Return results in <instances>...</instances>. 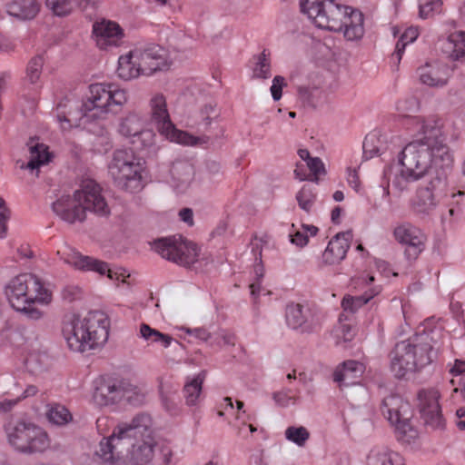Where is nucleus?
<instances>
[{
    "label": "nucleus",
    "mask_w": 465,
    "mask_h": 465,
    "mask_svg": "<svg viewBox=\"0 0 465 465\" xmlns=\"http://www.w3.org/2000/svg\"><path fill=\"white\" fill-rule=\"evenodd\" d=\"M10 305L26 317L38 320L44 312L38 306L52 302V292L33 273H21L12 278L5 288Z\"/></svg>",
    "instance_id": "7ed1b4c3"
},
{
    "label": "nucleus",
    "mask_w": 465,
    "mask_h": 465,
    "mask_svg": "<svg viewBox=\"0 0 465 465\" xmlns=\"http://www.w3.org/2000/svg\"><path fill=\"white\" fill-rule=\"evenodd\" d=\"M145 393L139 387L131 383L121 382L120 403L126 401L133 406H139L144 402Z\"/></svg>",
    "instance_id": "ea45409f"
},
{
    "label": "nucleus",
    "mask_w": 465,
    "mask_h": 465,
    "mask_svg": "<svg viewBox=\"0 0 465 465\" xmlns=\"http://www.w3.org/2000/svg\"><path fill=\"white\" fill-rule=\"evenodd\" d=\"M11 219V210L5 201L0 197V239H5L8 234V222Z\"/></svg>",
    "instance_id": "09e8293b"
},
{
    "label": "nucleus",
    "mask_w": 465,
    "mask_h": 465,
    "mask_svg": "<svg viewBox=\"0 0 465 465\" xmlns=\"http://www.w3.org/2000/svg\"><path fill=\"white\" fill-rule=\"evenodd\" d=\"M381 412L395 426L398 440L410 443L417 438L418 431L411 424V410L408 401L399 395H390L383 399Z\"/></svg>",
    "instance_id": "f8f14e48"
},
{
    "label": "nucleus",
    "mask_w": 465,
    "mask_h": 465,
    "mask_svg": "<svg viewBox=\"0 0 465 465\" xmlns=\"http://www.w3.org/2000/svg\"><path fill=\"white\" fill-rule=\"evenodd\" d=\"M391 142L387 134L374 130L369 133L363 141L362 148L366 157L381 156L391 150Z\"/></svg>",
    "instance_id": "cd10ccee"
},
{
    "label": "nucleus",
    "mask_w": 465,
    "mask_h": 465,
    "mask_svg": "<svg viewBox=\"0 0 465 465\" xmlns=\"http://www.w3.org/2000/svg\"><path fill=\"white\" fill-rule=\"evenodd\" d=\"M301 11L313 22L318 29H333L329 25L331 16L342 14L349 22L344 29H358L363 26L364 15L357 8L341 5L335 0H300Z\"/></svg>",
    "instance_id": "6e6552de"
},
{
    "label": "nucleus",
    "mask_w": 465,
    "mask_h": 465,
    "mask_svg": "<svg viewBox=\"0 0 465 465\" xmlns=\"http://www.w3.org/2000/svg\"><path fill=\"white\" fill-rule=\"evenodd\" d=\"M351 233L343 232L331 239L322 256L324 265L339 264L346 257L351 246Z\"/></svg>",
    "instance_id": "412c9836"
},
{
    "label": "nucleus",
    "mask_w": 465,
    "mask_h": 465,
    "mask_svg": "<svg viewBox=\"0 0 465 465\" xmlns=\"http://www.w3.org/2000/svg\"><path fill=\"white\" fill-rule=\"evenodd\" d=\"M296 200L301 209L306 213H310L312 210L316 201L315 187L312 185H303L302 189L297 193Z\"/></svg>",
    "instance_id": "c03bdc74"
},
{
    "label": "nucleus",
    "mask_w": 465,
    "mask_h": 465,
    "mask_svg": "<svg viewBox=\"0 0 465 465\" xmlns=\"http://www.w3.org/2000/svg\"><path fill=\"white\" fill-rule=\"evenodd\" d=\"M452 162L450 148L442 141H435L433 143L411 142L399 154L398 163L387 166L383 171L386 193H389L390 183L402 192L408 189L410 183L422 179L430 169L450 167Z\"/></svg>",
    "instance_id": "f257e3e1"
},
{
    "label": "nucleus",
    "mask_w": 465,
    "mask_h": 465,
    "mask_svg": "<svg viewBox=\"0 0 465 465\" xmlns=\"http://www.w3.org/2000/svg\"><path fill=\"white\" fill-rule=\"evenodd\" d=\"M291 242L298 246H304L308 242V235L307 232L302 229V231H297L293 234H291Z\"/></svg>",
    "instance_id": "052dcab7"
},
{
    "label": "nucleus",
    "mask_w": 465,
    "mask_h": 465,
    "mask_svg": "<svg viewBox=\"0 0 465 465\" xmlns=\"http://www.w3.org/2000/svg\"><path fill=\"white\" fill-rule=\"evenodd\" d=\"M15 47V43L9 39L8 37H5L4 35L0 34V50L8 52L11 50H14Z\"/></svg>",
    "instance_id": "338daca9"
},
{
    "label": "nucleus",
    "mask_w": 465,
    "mask_h": 465,
    "mask_svg": "<svg viewBox=\"0 0 465 465\" xmlns=\"http://www.w3.org/2000/svg\"><path fill=\"white\" fill-rule=\"evenodd\" d=\"M40 10L36 0H15L7 5V13L19 20H32Z\"/></svg>",
    "instance_id": "7c9ffc66"
},
{
    "label": "nucleus",
    "mask_w": 465,
    "mask_h": 465,
    "mask_svg": "<svg viewBox=\"0 0 465 465\" xmlns=\"http://www.w3.org/2000/svg\"><path fill=\"white\" fill-rule=\"evenodd\" d=\"M124 31H92V38L103 50L121 46L124 43Z\"/></svg>",
    "instance_id": "c9c22d12"
},
{
    "label": "nucleus",
    "mask_w": 465,
    "mask_h": 465,
    "mask_svg": "<svg viewBox=\"0 0 465 465\" xmlns=\"http://www.w3.org/2000/svg\"><path fill=\"white\" fill-rule=\"evenodd\" d=\"M417 122H422V117L411 115L403 119V125L410 134H420L421 128L418 127Z\"/></svg>",
    "instance_id": "5fc2aeb1"
},
{
    "label": "nucleus",
    "mask_w": 465,
    "mask_h": 465,
    "mask_svg": "<svg viewBox=\"0 0 465 465\" xmlns=\"http://www.w3.org/2000/svg\"><path fill=\"white\" fill-rule=\"evenodd\" d=\"M365 371V365L354 360H348L339 365L333 373V380L341 386L358 383Z\"/></svg>",
    "instance_id": "393cba45"
},
{
    "label": "nucleus",
    "mask_w": 465,
    "mask_h": 465,
    "mask_svg": "<svg viewBox=\"0 0 465 465\" xmlns=\"http://www.w3.org/2000/svg\"><path fill=\"white\" fill-rule=\"evenodd\" d=\"M27 146L29 147L30 159L26 163L25 168L38 172V169L49 163L53 158V153L49 151V148L46 144L43 143H39L35 139L32 138L27 143Z\"/></svg>",
    "instance_id": "c756f323"
},
{
    "label": "nucleus",
    "mask_w": 465,
    "mask_h": 465,
    "mask_svg": "<svg viewBox=\"0 0 465 465\" xmlns=\"http://www.w3.org/2000/svg\"><path fill=\"white\" fill-rule=\"evenodd\" d=\"M285 438L298 446H304L310 438V432L303 427L290 426L285 430Z\"/></svg>",
    "instance_id": "49530a36"
},
{
    "label": "nucleus",
    "mask_w": 465,
    "mask_h": 465,
    "mask_svg": "<svg viewBox=\"0 0 465 465\" xmlns=\"http://www.w3.org/2000/svg\"><path fill=\"white\" fill-rule=\"evenodd\" d=\"M44 64L45 57L42 54L35 55L29 60L25 69V79L30 84H35L39 82Z\"/></svg>",
    "instance_id": "79ce46f5"
},
{
    "label": "nucleus",
    "mask_w": 465,
    "mask_h": 465,
    "mask_svg": "<svg viewBox=\"0 0 465 465\" xmlns=\"http://www.w3.org/2000/svg\"><path fill=\"white\" fill-rule=\"evenodd\" d=\"M5 431L9 445L18 452L42 453L50 447L47 432L31 421L11 420L5 426Z\"/></svg>",
    "instance_id": "1a4fd4ad"
},
{
    "label": "nucleus",
    "mask_w": 465,
    "mask_h": 465,
    "mask_svg": "<svg viewBox=\"0 0 465 465\" xmlns=\"http://www.w3.org/2000/svg\"><path fill=\"white\" fill-rule=\"evenodd\" d=\"M392 235L394 240L404 248V257L409 262L416 261L426 249L428 241L426 233L411 223L402 222L396 224Z\"/></svg>",
    "instance_id": "4468645a"
},
{
    "label": "nucleus",
    "mask_w": 465,
    "mask_h": 465,
    "mask_svg": "<svg viewBox=\"0 0 465 465\" xmlns=\"http://www.w3.org/2000/svg\"><path fill=\"white\" fill-rule=\"evenodd\" d=\"M438 45L452 62H465V31H453Z\"/></svg>",
    "instance_id": "bb28decb"
},
{
    "label": "nucleus",
    "mask_w": 465,
    "mask_h": 465,
    "mask_svg": "<svg viewBox=\"0 0 465 465\" xmlns=\"http://www.w3.org/2000/svg\"><path fill=\"white\" fill-rule=\"evenodd\" d=\"M118 132L121 135L130 139L137 150L149 148L155 142L154 132L144 128V120L136 112H130L121 119Z\"/></svg>",
    "instance_id": "2eb2a0df"
},
{
    "label": "nucleus",
    "mask_w": 465,
    "mask_h": 465,
    "mask_svg": "<svg viewBox=\"0 0 465 465\" xmlns=\"http://www.w3.org/2000/svg\"><path fill=\"white\" fill-rule=\"evenodd\" d=\"M299 157L304 163H298L294 170L296 178L301 181L310 180L317 182L320 175L325 173L324 164L319 157H311L307 149L298 150Z\"/></svg>",
    "instance_id": "4be33fe9"
},
{
    "label": "nucleus",
    "mask_w": 465,
    "mask_h": 465,
    "mask_svg": "<svg viewBox=\"0 0 465 465\" xmlns=\"http://www.w3.org/2000/svg\"><path fill=\"white\" fill-rule=\"evenodd\" d=\"M153 249L163 258L185 267L194 264L199 257L197 245L180 235L155 240Z\"/></svg>",
    "instance_id": "ddd939ff"
},
{
    "label": "nucleus",
    "mask_w": 465,
    "mask_h": 465,
    "mask_svg": "<svg viewBox=\"0 0 465 465\" xmlns=\"http://www.w3.org/2000/svg\"><path fill=\"white\" fill-rule=\"evenodd\" d=\"M81 293V291L78 287L69 286L64 289L63 297L64 300L69 302L74 301L78 298Z\"/></svg>",
    "instance_id": "680f3d73"
},
{
    "label": "nucleus",
    "mask_w": 465,
    "mask_h": 465,
    "mask_svg": "<svg viewBox=\"0 0 465 465\" xmlns=\"http://www.w3.org/2000/svg\"><path fill=\"white\" fill-rule=\"evenodd\" d=\"M432 346L427 334H415L397 342L390 353L391 371L398 379L406 378L431 362Z\"/></svg>",
    "instance_id": "39448f33"
},
{
    "label": "nucleus",
    "mask_w": 465,
    "mask_h": 465,
    "mask_svg": "<svg viewBox=\"0 0 465 465\" xmlns=\"http://www.w3.org/2000/svg\"><path fill=\"white\" fill-rule=\"evenodd\" d=\"M441 5V0H420V17H421L422 19H427L433 16L435 14L440 13Z\"/></svg>",
    "instance_id": "de8ad7c7"
},
{
    "label": "nucleus",
    "mask_w": 465,
    "mask_h": 465,
    "mask_svg": "<svg viewBox=\"0 0 465 465\" xmlns=\"http://www.w3.org/2000/svg\"><path fill=\"white\" fill-rule=\"evenodd\" d=\"M110 319L100 311L90 312L85 317L67 313L62 322V335L67 347L75 352L101 348L109 337Z\"/></svg>",
    "instance_id": "f03ea898"
},
{
    "label": "nucleus",
    "mask_w": 465,
    "mask_h": 465,
    "mask_svg": "<svg viewBox=\"0 0 465 465\" xmlns=\"http://www.w3.org/2000/svg\"><path fill=\"white\" fill-rule=\"evenodd\" d=\"M419 109V101L415 97H410L405 100L399 101L397 110L402 119L411 116V113L417 112Z\"/></svg>",
    "instance_id": "8fccbe9b"
},
{
    "label": "nucleus",
    "mask_w": 465,
    "mask_h": 465,
    "mask_svg": "<svg viewBox=\"0 0 465 465\" xmlns=\"http://www.w3.org/2000/svg\"><path fill=\"white\" fill-rule=\"evenodd\" d=\"M251 64L253 78L268 79L272 76L270 53L266 49L261 54L253 55Z\"/></svg>",
    "instance_id": "4c0bfd02"
},
{
    "label": "nucleus",
    "mask_w": 465,
    "mask_h": 465,
    "mask_svg": "<svg viewBox=\"0 0 465 465\" xmlns=\"http://www.w3.org/2000/svg\"><path fill=\"white\" fill-rule=\"evenodd\" d=\"M310 312L308 309L299 303H291L286 308V322L292 329L302 328L308 330L311 325L308 324V316Z\"/></svg>",
    "instance_id": "f704fd0d"
},
{
    "label": "nucleus",
    "mask_w": 465,
    "mask_h": 465,
    "mask_svg": "<svg viewBox=\"0 0 465 465\" xmlns=\"http://www.w3.org/2000/svg\"><path fill=\"white\" fill-rule=\"evenodd\" d=\"M46 418L49 422L57 426H64L73 420L71 411L59 403H50L46 407Z\"/></svg>",
    "instance_id": "58836bf2"
},
{
    "label": "nucleus",
    "mask_w": 465,
    "mask_h": 465,
    "mask_svg": "<svg viewBox=\"0 0 465 465\" xmlns=\"http://www.w3.org/2000/svg\"><path fill=\"white\" fill-rule=\"evenodd\" d=\"M153 439L132 444V449L112 465H150L153 458Z\"/></svg>",
    "instance_id": "5701e85b"
},
{
    "label": "nucleus",
    "mask_w": 465,
    "mask_h": 465,
    "mask_svg": "<svg viewBox=\"0 0 465 465\" xmlns=\"http://www.w3.org/2000/svg\"><path fill=\"white\" fill-rule=\"evenodd\" d=\"M440 392L434 388L421 390L418 394L419 409L424 422L433 429L444 427L445 420L439 403Z\"/></svg>",
    "instance_id": "6ab92c4d"
},
{
    "label": "nucleus",
    "mask_w": 465,
    "mask_h": 465,
    "mask_svg": "<svg viewBox=\"0 0 465 465\" xmlns=\"http://www.w3.org/2000/svg\"><path fill=\"white\" fill-rule=\"evenodd\" d=\"M215 113L214 107L212 105H205L202 111L201 114L203 117V124L205 126H208L211 124L212 122V114Z\"/></svg>",
    "instance_id": "e2e57ef3"
},
{
    "label": "nucleus",
    "mask_w": 465,
    "mask_h": 465,
    "mask_svg": "<svg viewBox=\"0 0 465 465\" xmlns=\"http://www.w3.org/2000/svg\"><path fill=\"white\" fill-rule=\"evenodd\" d=\"M438 205L433 192L428 188H420L417 191L412 207L416 213L430 214Z\"/></svg>",
    "instance_id": "72a5a7b5"
},
{
    "label": "nucleus",
    "mask_w": 465,
    "mask_h": 465,
    "mask_svg": "<svg viewBox=\"0 0 465 465\" xmlns=\"http://www.w3.org/2000/svg\"><path fill=\"white\" fill-rule=\"evenodd\" d=\"M46 6L57 16L69 15L77 4V0H46Z\"/></svg>",
    "instance_id": "a18cd8bd"
},
{
    "label": "nucleus",
    "mask_w": 465,
    "mask_h": 465,
    "mask_svg": "<svg viewBox=\"0 0 465 465\" xmlns=\"http://www.w3.org/2000/svg\"><path fill=\"white\" fill-rule=\"evenodd\" d=\"M92 29L96 30V29H122V28L117 23L111 21V20H107L105 18H102L100 21H96L94 23Z\"/></svg>",
    "instance_id": "13d9d810"
},
{
    "label": "nucleus",
    "mask_w": 465,
    "mask_h": 465,
    "mask_svg": "<svg viewBox=\"0 0 465 465\" xmlns=\"http://www.w3.org/2000/svg\"><path fill=\"white\" fill-rule=\"evenodd\" d=\"M53 211L64 221L74 223L85 219L86 211L98 215H107L109 207L101 193V187L94 181H87L73 197L62 196L53 203Z\"/></svg>",
    "instance_id": "20e7f679"
},
{
    "label": "nucleus",
    "mask_w": 465,
    "mask_h": 465,
    "mask_svg": "<svg viewBox=\"0 0 465 465\" xmlns=\"http://www.w3.org/2000/svg\"><path fill=\"white\" fill-rule=\"evenodd\" d=\"M70 103L68 98H65L64 102L61 101L57 104V119L60 122L61 128L63 130H68L72 127L71 120L68 118L66 112L64 110L67 106V104Z\"/></svg>",
    "instance_id": "3c124183"
},
{
    "label": "nucleus",
    "mask_w": 465,
    "mask_h": 465,
    "mask_svg": "<svg viewBox=\"0 0 465 465\" xmlns=\"http://www.w3.org/2000/svg\"><path fill=\"white\" fill-rule=\"evenodd\" d=\"M394 37L398 38L395 46V52L390 58V63L395 69L398 68L405 48L408 45L413 43L419 36V31H393Z\"/></svg>",
    "instance_id": "473e14b6"
},
{
    "label": "nucleus",
    "mask_w": 465,
    "mask_h": 465,
    "mask_svg": "<svg viewBox=\"0 0 465 465\" xmlns=\"http://www.w3.org/2000/svg\"><path fill=\"white\" fill-rule=\"evenodd\" d=\"M120 389L121 383L116 384L111 380H98L95 381L92 400L99 407L118 404L120 403Z\"/></svg>",
    "instance_id": "b1692460"
},
{
    "label": "nucleus",
    "mask_w": 465,
    "mask_h": 465,
    "mask_svg": "<svg viewBox=\"0 0 465 465\" xmlns=\"http://www.w3.org/2000/svg\"><path fill=\"white\" fill-rule=\"evenodd\" d=\"M140 336L149 343H159L163 348H168L173 338L169 335L163 333L156 329H153L146 323L140 325Z\"/></svg>",
    "instance_id": "a19ab883"
},
{
    "label": "nucleus",
    "mask_w": 465,
    "mask_h": 465,
    "mask_svg": "<svg viewBox=\"0 0 465 465\" xmlns=\"http://www.w3.org/2000/svg\"><path fill=\"white\" fill-rule=\"evenodd\" d=\"M179 216L182 221L186 223L188 225L193 224V213L189 208H183L179 212Z\"/></svg>",
    "instance_id": "774afa93"
},
{
    "label": "nucleus",
    "mask_w": 465,
    "mask_h": 465,
    "mask_svg": "<svg viewBox=\"0 0 465 465\" xmlns=\"http://www.w3.org/2000/svg\"><path fill=\"white\" fill-rule=\"evenodd\" d=\"M204 379L205 372L203 371L192 378H187L183 386V396L187 405L193 406L199 402Z\"/></svg>",
    "instance_id": "e433bc0d"
},
{
    "label": "nucleus",
    "mask_w": 465,
    "mask_h": 465,
    "mask_svg": "<svg viewBox=\"0 0 465 465\" xmlns=\"http://www.w3.org/2000/svg\"><path fill=\"white\" fill-rule=\"evenodd\" d=\"M286 85L284 77L277 75L272 80L271 86L272 96L274 101H279L282 95V88Z\"/></svg>",
    "instance_id": "603ef678"
},
{
    "label": "nucleus",
    "mask_w": 465,
    "mask_h": 465,
    "mask_svg": "<svg viewBox=\"0 0 465 465\" xmlns=\"http://www.w3.org/2000/svg\"><path fill=\"white\" fill-rule=\"evenodd\" d=\"M148 109L152 122L161 135L167 140L183 145H195L199 138L187 132L178 130L171 120L167 98L160 92L153 93L148 101Z\"/></svg>",
    "instance_id": "9b49d317"
},
{
    "label": "nucleus",
    "mask_w": 465,
    "mask_h": 465,
    "mask_svg": "<svg viewBox=\"0 0 465 465\" xmlns=\"http://www.w3.org/2000/svg\"><path fill=\"white\" fill-rule=\"evenodd\" d=\"M129 99L128 91L113 83H95L83 104L84 114L89 118L104 119L116 114Z\"/></svg>",
    "instance_id": "0eeeda50"
},
{
    "label": "nucleus",
    "mask_w": 465,
    "mask_h": 465,
    "mask_svg": "<svg viewBox=\"0 0 465 465\" xmlns=\"http://www.w3.org/2000/svg\"><path fill=\"white\" fill-rule=\"evenodd\" d=\"M275 401L281 406H287L290 402L294 403L296 401L295 397H288L283 392H277L273 396Z\"/></svg>",
    "instance_id": "0e129e2a"
},
{
    "label": "nucleus",
    "mask_w": 465,
    "mask_h": 465,
    "mask_svg": "<svg viewBox=\"0 0 465 465\" xmlns=\"http://www.w3.org/2000/svg\"><path fill=\"white\" fill-rule=\"evenodd\" d=\"M57 254L64 263L75 270L94 272L100 275L107 274L110 280L115 281H119L120 277H123V274L112 271L106 262L91 256L84 255L69 246H64L62 250H58Z\"/></svg>",
    "instance_id": "dca6fc26"
},
{
    "label": "nucleus",
    "mask_w": 465,
    "mask_h": 465,
    "mask_svg": "<svg viewBox=\"0 0 465 465\" xmlns=\"http://www.w3.org/2000/svg\"><path fill=\"white\" fill-rule=\"evenodd\" d=\"M374 277L368 275L353 281L355 288L361 287L363 290L361 295H346L341 301V307L345 312H355L361 307L367 304L371 300L379 295L381 292V285H374Z\"/></svg>",
    "instance_id": "aec40b11"
},
{
    "label": "nucleus",
    "mask_w": 465,
    "mask_h": 465,
    "mask_svg": "<svg viewBox=\"0 0 465 465\" xmlns=\"http://www.w3.org/2000/svg\"><path fill=\"white\" fill-rule=\"evenodd\" d=\"M366 465H406V460L388 446L374 445L366 455Z\"/></svg>",
    "instance_id": "a878e982"
},
{
    "label": "nucleus",
    "mask_w": 465,
    "mask_h": 465,
    "mask_svg": "<svg viewBox=\"0 0 465 465\" xmlns=\"http://www.w3.org/2000/svg\"><path fill=\"white\" fill-rule=\"evenodd\" d=\"M111 420L106 416L99 417L96 420V428L100 434H104L107 431L110 426Z\"/></svg>",
    "instance_id": "69168bd1"
},
{
    "label": "nucleus",
    "mask_w": 465,
    "mask_h": 465,
    "mask_svg": "<svg viewBox=\"0 0 465 465\" xmlns=\"http://www.w3.org/2000/svg\"><path fill=\"white\" fill-rule=\"evenodd\" d=\"M117 76L124 81H130L143 75V69L140 60L134 55V49L118 58L116 69Z\"/></svg>",
    "instance_id": "c85d7f7f"
},
{
    "label": "nucleus",
    "mask_w": 465,
    "mask_h": 465,
    "mask_svg": "<svg viewBox=\"0 0 465 465\" xmlns=\"http://www.w3.org/2000/svg\"><path fill=\"white\" fill-rule=\"evenodd\" d=\"M452 379L450 383L453 386L458 385L453 389L454 392L460 391L465 399V361L456 360L453 367L450 369Z\"/></svg>",
    "instance_id": "37998d69"
},
{
    "label": "nucleus",
    "mask_w": 465,
    "mask_h": 465,
    "mask_svg": "<svg viewBox=\"0 0 465 465\" xmlns=\"http://www.w3.org/2000/svg\"><path fill=\"white\" fill-rule=\"evenodd\" d=\"M178 396L175 394L163 395V405L164 409L172 415L176 414L178 411Z\"/></svg>",
    "instance_id": "864d4df0"
},
{
    "label": "nucleus",
    "mask_w": 465,
    "mask_h": 465,
    "mask_svg": "<svg viewBox=\"0 0 465 465\" xmlns=\"http://www.w3.org/2000/svg\"><path fill=\"white\" fill-rule=\"evenodd\" d=\"M109 173L114 183L127 191H136L142 187L144 162L130 149H118L113 153L108 165Z\"/></svg>",
    "instance_id": "9d476101"
},
{
    "label": "nucleus",
    "mask_w": 465,
    "mask_h": 465,
    "mask_svg": "<svg viewBox=\"0 0 465 465\" xmlns=\"http://www.w3.org/2000/svg\"><path fill=\"white\" fill-rule=\"evenodd\" d=\"M134 55L140 60L143 75L150 76L156 72L166 71L173 64L170 52L164 47L151 44L134 49Z\"/></svg>",
    "instance_id": "f3484780"
},
{
    "label": "nucleus",
    "mask_w": 465,
    "mask_h": 465,
    "mask_svg": "<svg viewBox=\"0 0 465 465\" xmlns=\"http://www.w3.org/2000/svg\"><path fill=\"white\" fill-rule=\"evenodd\" d=\"M152 420L147 414H138L130 422H122L114 428L110 437H104L101 440L95 455L103 461H112V464L120 457L124 445L130 444L131 439L141 438L143 440L153 439L151 437Z\"/></svg>",
    "instance_id": "423d86ee"
},
{
    "label": "nucleus",
    "mask_w": 465,
    "mask_h": 465,
    "mask_svg": "<svg viewBox=\"0 0 465 465\" xmlns=\"http://www.w3.org/2000/svg\"><path fill=\"white\" fill-rule=\"evenodd\" d=\"M355 329L350 324H341L339 330L338 336L343 340V341H350L355 336Z\"/></svg>",
    "instance_id": "4d7b16f0"
},
{
    "label": "nucleus",
    "mask_w": 465,
    "mask_h": 465,
    "mask_svg": "<svg viewBox=\"0 0 465 465\" xmlns=\"http://www.w3.org/2000/svg\"><path fill=\"white\" fill-rule=\"evenodd\" d=\"M419 128H421L420 134L424 135L420 142H429L433 143L440 141L439 137L442 134L443 122L438 115H429L422 117V122L416 123Z\"/></svg>",
    "instance_id": "2f4dec72"
},
{
    "label": "nucleus",
    "mask_w": 465,
    "mask_h": 465,
    "mask_svg": "<svg viewBox=\"0 0 465 465\" xmlns=\"http://www.w3.org/2000/svg\"><path fill=\"white\" fill-rule=\"evenodd\" d=\"M456 69L455 64H449L440 59L427 61L417 70L421 84L435 88L446 86Z\"/></svg>",
    "instance_id": "a211bd4d"
},
{
    "label": "nucleus",
    "mask_w": 465,
    "mask_h": 465,
    "mask_svg": "<svg viewBox=\"0 0 465 465\" xmlns=\"http://www.w3.org/2000/svg\"><path fill=\"white\" fill-rule=\"evenodd\" d=\"M347 181L349 185L356 192L361 190V181L356 169L349 168L347 170Z\"/></svg>",
    "instance_id": "6e6d98bb"
},
{
    "label": "nucleus",
    "mask_w": 465,
    "mask_h": 465,
    "mask_svg": "<svg viewBox=\"0 0 465 465\" xmlns=\"http://www.w3.org/2000/svg\"><path fill=\"white\" fill-rule=\"evenodd\" d=\"M316 89L315 86L312 87L309 84H301L297 88L300 98L307 102L311 101L312 94Z\"/></svg>",
    "instance_id": "bf43d9fd"
}]
</instances>
